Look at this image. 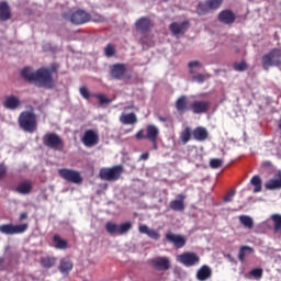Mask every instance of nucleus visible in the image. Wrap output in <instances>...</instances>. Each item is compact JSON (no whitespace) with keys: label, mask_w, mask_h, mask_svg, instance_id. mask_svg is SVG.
Returning <instances> with one entry per match:
<instances>
[{"label":"nucleus","mask_w":281,"mask_h":281,"mask_svg":"<svg viewBox=\"0 0 281 281\" xmlns=\"http://www.w3.org/2000/svg\"><path fill=\"white\" fill-rule=\"evenodd\" d=\"M148 157H150V154H148V153H144L140 155V159H143V161H146L148 159Z\"/></svg>","instance_id":"nucleus-54"},{"label":"nucleus","mask_w":281,"mask_h":281,"mask_svg":"<svg viewBox=\"0 0 281 281\" xmlns=\"http://www.w3.org/2000/svg\"><path fill=\"white\" fill-rule=\"evenodd\" d=\"M136 139H146V134H144V130H139L136 133Z\"/></svg>","instance_id":"nucleus-52"},{"label":"nucleus","mask_w":281,"mask_h":281,"mask_svg":"<svg viewBox=\"0 0 281 281\" xmlns=\"http://www.w3.org/2000/svg\"><path fill=\"white\" fill-rule=\"evenodd\" d=\"M27 218V213H21L20 221H25Z\"/></svg>","instance_id":"nucleus-55"},{"label":"nucleus","mask_w":281,"mask_h":281,"mask_svg":"<svg viewBox=\"0 0 281 281\" xmlns=\"http://www.w3.org/2000/svg\"><path fill=\"white\" fill-rule=\"evenodd\" d=\"M12 19V11L10 10V4L7 1L0 2V21L5 22Z\"/></svg>","instance_id":"nucleus-25"},{"label":"nucleus","mask_w":281,"mask_h":281,"mask_svg":"<svg viewBox=\"0 0 281 281\" xmlns=\"http://www.w3.org/2000/svg\"><path fill=\"white\" fill-rule=\"evenodd\" d=\"M177 199L179 200H172L169 203V207L173 211V212H183V210H186V195L183 194H178Z\"/></svg>","instance_id":"nucleus-22"},{"label":"nucleus","mask_w":281,"mask_h":281,"mask_svg":"<svg viewBox=\"0 0 281 281\" xmlns=\"http://www.w3.org/2000/svg\"><path fill=\"white\" fill-rule=\"evenodd\" d=\"M155 24L148 16H142L135 22V27L137 32H140V34H147V32H150L153 30V26Z\"/></svg>","instance_id":"nucleus-14"},{"label":"nucleus","mask_w":281,"mask_h":281,"mask_svg":"<svg viewBox=\"0 0 281 281\" xmlns=\"http://www.w3.org/2000/svg\"><path fill=\"white\" fill-rule=\"evenodd\" d=\"M188 27H190V22L188 20L181 23L173 22L169 25V30L175 36L186 34V32H188Z\"/></svg>","instance_id":"nucleus-19"},{"label":"nucleus","mask_w":281,"mask_h":281,"mask_svg":"<svg viewBox=\"0 0 281 281\" xmlns=\"http://www.w3.org/2000/svg\"><path fill=\"white\" fill-rule=\"evenodd\" d=\"M21 106V99L16 95H8L3 102V108L10 111H16Z\"/></svg>","instance_id":"nucleus-21"},{"label":"nucleus","mask_w":281,"mask_h":281,"mask_svg":"<svg viewBox=\"0 0 281 281\" xmlns=\"http://www.w3.org/2000/svg\"><path fill=\"white\" fill-rule=\"evenodd\" d=\"M159 138V127L156 125L149 124L146 126V139L149 142H155Z\"/></svg>","instance_id":"nucleus-27"},{"label":"nucleus","mask_w":281,"mask_h":281,"mask_svg":"<svg viewBox=\"0 0 281 281\" xmlns=\"http://www.w3.org/2000/svg\"><path fill=\"white\" fill-rule=\"evenodd\" d=\"M262 166H263V168H271L273 166V164H271V161H269V160H266L262 162Z\"/></svg>","instance_id":"nucleus-53"},{"label":"nucleus","mask_w":281,"mask_h":281,"mask_svg":"<svg viewBox=\"0 0 281 281\" xmlns=\"http://www.w3.org/2000/svg\"><path fill=\"white\" fill-rule=\"evenodd\" d=\"M43 144L46 148H52V150H63L65 148V142L60 135L56 133H47L42 138Z\"/></svg>","instance_id":"nucleus-6"},{"label":"nucleus","mask_w":281,"mask_h":281,"mask_svg":"<svg viewBox=\"0 0 281 281\" xmlns=\"http://www.w3.org/2000/svg\"><path fill=\"white\" fill-rule=\"evenodd\" d=\"M149 263L155 271H168L171 267L170 258L168 257H156L150 259Z\"/></svg>","instance_id":"nucleus-11"},{"label":"nucleus","mask_w":281,"mask_h":281,"mask_svg":"<svg viewBox=\"0 0 281 281\" xmlns=\"http://www.w3.org/2000/svg\"><path fill=\"white\" fill-rule=\"evenodd\" d=\"M210 166L213 169L221 168V166H223V159L213 158L210 161Z\"/></svg>","instance_id":"nucleus-47"},{"label":"nucleus","mask_w":281,"mask_h":281,"mask_svg":"<svg viewBox=\"0 0 281 281\" xmlns=\"http://www.w3.org/2000/svg\"><path fill=\"white\" fill-rule=\"evenodd\" d=\"M217 19L220 23H223L224 25H232L236 21V14H234L232 10L226 9L218 13Z\"/></svg>","instance_id":"nucleus-18"},{"label":"nucleus","mask_w":281,"mask_h":281,"mask_svg":"<svg viewBox=\"0 0 281 281\" xmlns=\"http://www.w3.org/2000/svg\"><path fill=\"white\" fill-rule=\"evenodd\" d=\"M150 142H151V144H153L154 150H157V148H158V146H157V139L150 140Z\"/></svg>","instance_id":"nucleus-56"},{"label":"nucleus","mask_w":281,"mask_h":281,"mask_svg":"<svg viewBox=\"0 0 281 281\" xmlns=\"http://www.w3.org/2000/svg\"><path fill=\"white\" fill-rule=\"evenodd\" d=\"M133 228V224L131 222L122 223L119 226V236H123V234H127Z\"/></svg>","instance_id":"nucleus-41"},{"label":"nucleus","mask_w":281,"mask_h":281,"mask_svg":"<svg viewBox=\"0 0 281 281\" xmlns=\"http://www.w3.org/2000/svg\"><path fill=\"white\" fill-rule=\"evenodd\" d=\"M81 142L87 148L98 146L100 142V135H98V132L94 130H87L81 137Z\"/></svg>","instance_id":"nucleus-10"},{"label":"nucleus","mask_w":281,"mask_h":281,"mask_svg":"<svg viewBox=\"0 0 281 281\" xmlns=\"http://www.w3.org/2000/svg\"><path fill=\"white\" fill-rule=\"evenodd\" d=\"M124 173V167L122 165L113 166L112 168L100 169L99 177L103 181H117Z\"/></svg>","instance_id":"nucleus-5"},{"label":"nucleus","mask_w":281,"mask_h":281,"mask_svg":"<svg viewBox=\"0 0 281 281\" xmlns=\"http://www.w3.org/2000/svg\"><path fill=\"white\" fill-rule=\"evenodd\" d=\"M262 273H263L262 268H255L249 271V276H251L255 280H261Z\"/></svg>","instance_id":"nucleus-43"},{"label":"nucleus","mask_w":281,"mask_h":281,"mask_svg":"<svg viewBox=\"0 0 281 281\" xmlns=\"http://www.w3.org/2000/svg\"><path fill=\"white\" fill-rule=\"evenodd\" d=\"M239 223H241L247 229H251L254 227V218L249 215H240Z\"/></svg>","instance_id":"nucleus-38"},{"label":"nucleus","mask_w":281,"mask_h":281,"mask_svg":"<svg viewBox=\"0 0 281 281\" xmlns=\"http://www.w3.org/2000/svg\"><path fill=\"white\" fill-rule=\"evenodd\" d=\"M192 135L193 139H195L196 142H205V139L210 137V133L207 132V130L202 126L195 127L192 132Z\"/></svg>","instance_id":"nucleus-26"},{"label":"nucleus","mask_w":281,"mask_h":281,"mask_svg":"<svg viewBox=\"0 0 281 281\" xmlns=\"http://www.w3.org/2000/svg\"><path fill=\"white\" fill-rule=\"evenodd\" d=\"M18 124L24 133H35L38 128V116L31 106V111H23L18 117Z\"/></svg>","instance_id":"nucleus-2"},{"label":"nucleus","mask_w":281,"mask_h":281,"mask_svg":"<svg viewBox=\"0 0 281 281\" xmlns=\"http://www.w3.org/2000/svg\"><path fill=\"white\" fill-rule=\"evenodd\" d=\"M265 188L266 190H281V173L277 178L268 180Z\"/></svg>","instance_id":"nucleus-28"},{"label":"nucleus","mask_w":281,"mask_h":281,"mask_svg":"<svg viewBox=\"0 0 281 281\" xmlns=\"http://www.w3.org/2000/svg\"><path fill=\"white\" fill-rule=\"evenodd\" d=\"M211 103L210 101L195 100L191 103V112L194 115H203L210 111Z\"/></svg>","instance_id":"nucleus-15"},{"label":"nucleus","mask_w":281,"mask_h":281,"mask_svg":"<svg viewBox=\"0 0 281 281\" xmlns=\"http://www.w3.org/2000/svg\"><path fill=\"white\" fill-rule=\"evenodd\" d=\"M54 74H58V65L52 64L49 67H42L35 71L32 68L25 67L21 70V76L27 82H33L35 87L44 89H54L56 82L54 81Z\"/></svg>","instance_id":"nucleus-1"},{"label":"nucleus","mask_w":281,"mask_h":281,"mask_svg":"<svg viewBox=\"0 0 281 281\" xmlns=\"http://www.w3.org/2000/svg\"><path fill=\"white\" fill-rule=\"evenodd\" d=\"M159 122H168L166 116H158Z\"/></svg>","instance_id":"nucleus-57"},{"label":"nucleus","mask_w":281,"mask_h":281,"mask_svg":"<svg viewBox=\"0 0 281 281\" xmlns=\"http://www.w3.org/2000/svg\"><path fill=\"white\" fill-rule=\"evenodd\" d=\"M165 238L170 243V245H173L176 249H183V247H186L187 239L183 235L167 233Z\"/></svg>","instance_id":"nucleus-12"},{"label":"nucleus","mask_w":281,"mask_h":281,"mask_svg":"<svg viewBox=\"0 0 281 281\" xmlns=\"http://www.w3.org/2000/svg\"><path fill=\"white\" fill-rule=\"evenodd\" d=\"M209 12H211V9L207 0L204 2H199L196 7V14H199V16H204V14H207Z\"/></svg>","instance_id":"nucleus-35"},{"label":"nucleus","mask_w":281,"mask_h":281,"mask_svg":"<svg viewBox=\"0 0 281 281\" xmlns=\"http://www.w3.org/2000/svg\"><path fill=\"white\" fill-rule=\"evenodd\" d=\"M58 175L60 179L68 181V183H75L76 186H80V183H82V175H80V171L69 168H61L58 169Z\"/></svg>","instance_id":"nucleus-7"},{"label":"nucleus","mask_w":281,"mask_h":281,"mask_svg":"<svg viewBox=\"0 0 281 281\" xmlns=\"http://www.w3.org/2000/svg\"><path fill=\"white\" fill-rule=\"evenodd\" d=\"M234 69L235 71H247V63L246 61L236 63L234 64Z\"/></svg>","instance_id":"nucleus-46"},{"label":"nucleus","mask_w":281,"mask_h":281,"mask_svg":"<svg viewBox=\"0 0 281 281\" xmlns=\"http://www.w3.org/2000/svg\"><path fill=\"white\" fill-rule=\"evenodd\" d=\"M206 3H209V9L212 10H218L223 5V0H206Z\"/></svg>","instance_id":"nucleus-42"},{"label":"nucleus","mask_w":281,"mask_h":281,"mask_svg":"<svg viewBox=\"0 0 281 281\" xmlns=\"http://www.w3.org/2000/svg\"><path fill=\"white\" fill-rule=\"evenodd\" d=\"M235 194H236V191H235V190L231 191V192L224 198L225 203H229V201H232V199H234Z\"/></svg>","instance_id":"nucleus-49"},{"label":"nucleus","mask_w":281,"mask_h":281,"mask_svg":"<svg viewBox=\"0 0 281 281\" xmlns=\"http://www.w3.org/2000/svg\"><path fill=\"white\" fill-rule=\"evenodd\" d=\"M56 257H42L41 258V265L44 269H52V267H54V265H56Z\"/></svg>","instance_id":"nucleus-36"},{"label":"nucleus","mask_w":281,"mask_h":281,"mask_svg":"<svg viewBox=\"0 0 281 281\" xmlns=\"http://www.w3.org/2000/svg\"><path fill=\"white\" fill-rule=\"evenodd\" d=\"M105 232L110 234V236H120V225L113 223V222H106L105 224Z\"/></svg>","instance_id":"nucleus-34"},{"label":"nucleus","mask_w":281,"mask_h":281,"mask_svg":"<svg viewBox=\"0 0 281 281\" xmlns=\"http://www.w3.org/2000/svg\"><path fill=\"white\" fill-rule=\"evenodd\" d=\"M8 175V167L5 165L0 164V181Z\"/></svg>","instance_id":"nucleus-48"},{"label":"nucleus","mask_w":281,"mask_h":281,"mask_svg":"<svg viewBox=\"0 0 281 281\" xmlns=\"http://www.w3.org/2000/svg\"><path fill=\"white\" fill-rule=\"evenodd\" d=\"M195 278L199 281L210 280V278H212V268H210V266H207V265H203L198 270V272L195 274Z\"/></svg>","instance_id":"nucleus-24"},{"label":"nucleus","mask_w":281,"mask_h":281,"mask_svg":"<svg viewBox=\"0 0 281 281\" xmlns=\"http://www.w3.org/2000/svg\"><path fill=\"white\" fill-rule=\"evenodd\" d=\"M177 260L184 267H196L201 262V257L195 252H183L177 256Z\"/></svg>","instance_id":"nucleus-8"},{"label":"nucleus","mask_w":281,"mask_h":281,"mask_svg":"<svg viewBox=\"0 0 281 281\" xmlns=\"http://www.w3.org/2000/svg\"><path fill=\"white\" fill-rule=\"evenodd\" d=\"M271 221L273 222V232L278 234L281 232V215L280 214H272Z\"/></svg>","instance_id":"nucleus-37"},{"label":"nucleus","mask_w":281,"mask_h":281,"mask_svg":"<svg viewBox=\"0 0 281 281\" xmlns=\"http://www.w3.org/2000/svg\"><path fill=\"white\" fill-rule=\"evenodd\" d=\"M0 271H8V266H5V258L0 257Z\"/></svg>","instance_id":"nucleus-50"},{"label":"nucleus","mask_w":281,"mask_h":281,"mask_svg":"<svg viewBox=\"0 0 281 281\" xmlns=\"http://www.w3.org/2000/svg\"><path fill=\"white\" fill-rule=\"evenodd\" d=\"M138 232H139V234H146L153 240H159V238H161V235L159 234V232H157L153 228H149L146 224L139 225Z\"/></svg>","instance_id":"nucleus-23"},{"label":"nucleus","mask_w":281,"mask_h":281,"mask_svg":"<svg viewBox=\"0 0 281 281\" xmlns=\"http://www.w3.org/2000/svg\"><path fill=\"white\" fill-rule=\"evenodd\" d=\"M261 64L266 71H269V67H280L281 49L272 48L269 53L265 54L261 58Z\"/></svg>","instance_id":"nucleus-4"},{"label":"nucleus","mask_w":281,"mask_h":281,"mask_svg":"<svg viewBox=\"0 0 281 281\" xmlns=\"http://www.w3.org/2000/svg\"><path fill=\"white\" fill-rule=\"evenodd\" d=\"M176 110L180 115H183V113H187V111H191V104L188 100V95L182 94L180 95L176 102H175Z\"/></svg>","instance_id":"nucleus-16"},{"label":"nucleus","mask_w":281,"mask_h":281,"mask_svg":"<svg viewBox=\"0 0 281 281\" xmlns=\"http://www.w3.org/2000/svg\"><path fill=\"white\" fill-rule=\"evenodd\" d=\"M27 232V224H2L0 225V233L7 236H13L14 234H23Z\"/></svg>","instance_id":"nucleus-9"},{"label":"nucleus","mask_w":281,"mask_h":281,"mask_svg":"<svg viewBox=\"0 0 281 281\" xmlns=\"http://www.w3.org/2000/svg\"><path fill=\"white\" fill-rule=\"evenodd\" d=\"M53 243L56 249H67V247H69L67 240L63 239L58 234L53 236Z\"/></svg>","instance_id":"nucleus-30"},{"label":"nucleus","mask_w":281,"mask_h":281,"mask_svg":"<svg viewBox=\"0 0 281 281\" xmlns=\"http://www.w3.org/2000/svg\"><path fill=\"white\" fill-rule=\"evenodd\" d=\"M61 16L65 21H70L72 25H85V23H89V21H91V14L82 9L75 12H65Z\"/></svg>","instance_id":"nucleus-3"},{"label":"nucleus","mask_w":281,"mask_h":281,"mask_svg":"<svg viewBox=\"0 0 281 281\" xmlns=\"http://www.w3.org/2000/svg\"><path fill=\"white\" fill-rule=\"evenodd\" d=\"M79 93L80 95H82V98H85V100H89V98H97V100H99L100 104H111V100H109L104 94H91V92H89V89H87V87H81L79 89Z\"/></svg>","instance_id":"nucleus-17"},{"label":"nucleus","mask_w":281,"mask_h":281,"mask_svg":"<svg viewBox=\"0 0 281 281\" xmlns=\"http://www.w3.org/2000/svg\"><path fill=\"white\" fill-rule=\"evenodd\" d=\"M120 122L126 125L137 124V115L135 113L123 114L120 116Z\"/></svg>","instance_id":"nucleus-31"},{"label":"nucleus","mask_w":281,"mask_h":281,"mask_svg":"<svg viewBox=\"0 0 281 281\" xmlns=\"http://www.w3.org/2000/svg\"><path fill=\"white\" fill-rule=\"evenodd\" d=\"M117 54V50L115 49V45H113L112 43L108 44L104 47V56H106V58H113V56H115Z\"/></svg>","instance_id":"nucleus-40"},{"label":"nucleus","mask_w":281,"mask_h":281,"mask_svg":"<svg viewBox=\"0 0 281 281\" xmlns=\"http://www.w3.org/2000/svg\"><path fill=\"white\" fill-rule=\"evenodd\" d=\"M188 67H189V74H194V67H203V65L199 60H193V61H189Z\"/></svg>","instance_id":"nucleus-45"},{"label":"nucleus","mask_w":281,"mask_h":281,"mask_svg":"<svg viewBox=\"0 0 281 281\" xmlns=\"http://www.w3.org/2000/svg\"><path fill=\"white\" fill-rule=\"evenodd\" d=\"M250 183L254 186V193L258 194V192H262V179L260 176H254L250 179Z\"/></svg>","instance_id":"nucleus-33"},{"label":"nucleus","mask_w":281,"mask_h":281,"mask_svg":"<svg viewBox=\"0 0 281 281\" xmlns=\"http://www.w3.org/2000/svg\"><path fill=\"white\" fill-rule=\"evenodd\" d=\"M93 21H95V23H102V21H104V16L95 13L93 16H92Z\"/></svg>","instance_id":"nucleus-51"},{"label":"nucleus","mask_w":281,"mask_h":281,"mask_svg":"<svg viewBox=\"0 0 281 281\" xmlns=\"http://www.w3.org/2000/svg\"><path fill=\"white\" fill-rule=\"evenodd\" d=\"M60 273L68 274L74 269V262L69 259H61L58 267Z\"/></svg>","instance_id":"nucleus-29"},{"label":"nucleus","mask_w":281,"mask_h":281,"mask_svg":"<svg viewBox=\"0 0 281 281\" xmlns=\"http://www.w3.org/2000/svg\"><path fill=\"white\" fill-rule=\"evenodd\" d=\"M8 190H11L12 192H18V194H31L32 190H34V183H32V180H23L20 182L16 187H8Z\"/></svg>","instance_id":"nucleus-13"},{"label":"nucleus","mask_w":281,"mask_h":281,"mask_svg":"<svg viewBox=\"0 0 281 281\" xmlns=\"http://www.w3.org/2000/svg\"><path fill=\"white\" fill-rule=\"evenodd\" d=\"M180 139L182 142V144H188V142H190V139H192V128H190L189 126H187L181 135H180Z\"/></svg>","instance_id":"nucleus-39"},{"label":"nucleus","mask_w":281,"mask_h":281,"mask_svg":"<svg viewBox=\"0 0 281 281\" xmlns=\"http://www.w3.org/2000/svg\"><path fill=\"white\" fill-rule=\"evenodd\" d=\"M207 78H211L210 75H203V74H198L192 77L193 82H199V85H203Z\"/></svg>","instance_id":"nucleus-44"},{"label":"nucleus","mask_w":281,"mask_h":281,"mask_svg":"<svg viewBox=\"0 0 281 281\" xmlns=\"http://www.w3.org/2000/svg\"><path fill=\"white\" fill-rule=\"evenodd\" d=\"M254 251H255L254 248L250 246H241L238 252V260L240 262H245V258H247L249 254H254Z\"/></svg>","instance_id":"nucleus-32"},{"label":"nucleus","mask_w":281,"mask_h":281,"mask_svg":"<svg viewBox=\"0 0 281 281\" xmlns=\"http://www.w3.org/2000/svg\"><path fill=\"white\" fill-rule=\"evenodd\" d=\"M110 74L114 80H122L126 74V66L124 64H114Z\"/></svg>","instance_id":"nucleus-20"}]
</instances>
